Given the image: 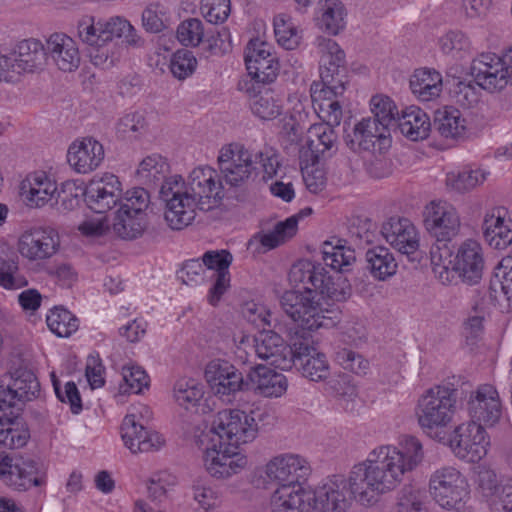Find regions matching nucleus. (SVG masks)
Instances as JSON below:
<instances>
[{
  "mask_svg": "<svg viewBox=\"0 0 512 512\" xmlns=\"http://www.w3.org/2000/svg\"><path fill=\"white\" fill-rule=\"evenodd\" d=\"M258 430L254 412L248 414L239 409L219 411L211 428V431L219 437L220 442L234 448L252 442L257 437Z\"/></svg>",
  "mask_w": 512,
  "mask_h": 512,
  "instance_id": "9",
  "label": "nucleus"
},
{
  "mask_svg": "<svg viewBox=\"0 0 512 512\" xmlns=\"http://www.w3.org/2000/svg\"><path fill=\"white\" fill-rule=\"evenodd\" d=\"M381 233L402 254H413L419 247L416 228L407 218H390L382 225Z\"/></svg>",
  "mask_w": 512,
  "mask_h": 512,
  "instance_id": "25",
  "label": "nucleus"
},
{
  "mask_svg": "<svg viewBox=\"0 0 512 512\" xmlns=\"http://www.w3.org/2000/svg\"><path fill=\"white\" fill-rule=\"evenodd\" d=\"M85 189V203L92 211L99 214L111 210L119 202L122 191L118 177L113 174L93 178Z\"/></svg>",
  "mask_w": 512,
  "mask_h": 512,
  "instance_id": "19",
  "label": "nucleus"
},
{
  "mask_svg": "<svg viewBox=\"0 0 512 512\" xmlns=\"http://www.w3.org/2000/svg\"><path fill=\"white\" fill-rule=\"evenodd\" d=\"M291 360V367L295 366L302 376L310 381H325L330 375L326 356L317 352L306 338L294 339V354Z\"/></svg>",
  "mask_w": 512,
  "mask_h": 512,
  "instance_id": "16",
  "label": "nucleus"
},
{
  "mask_svg": "<svg viewBox=\"0 0 512 512\" xmlns=\"http://www.w3.org/2000/svg\"><path fill=\"white\" fill-rule=\"evenodd\" d=\"M192 492L194 500L205 510L213 508L218 503V492L210 485L207 477H198L193 481Z\"/></svg>",
  "mask_w": 512,
  "mask_h": 512,
  "instance_id": "57",
  "label": "nucleus"
},
{
  "mask_svg": "<svg viewBox=\"0 0 512 512\" xmlns=\"http://www.w3.org/2000/svg\"><path fill=\"white\" fill-rule=\"evenodd\" d=\"M396 512H427L423 492L411 485L404 486L398 494Z\"/></svg>",
  "mask_w": 512,
  "mask_h": 512,
  "instance_id": "55",
  "label": "nucleus"
},
{
  "mask_svg": "<svg viewBox=\"0 0 512 512\" xmlns=\"http://www.w3.org/2000/svg\"><path fill=\"white\" fill-rule=\"evenodd\" d=\"M57 192V186L45 172L29 174L20 185V194L30 207H42Z\"/></svg>",
  "mask_w": 512,
  "mask_h": 512,
  "instance_id": "32",
  "label": "nucleus"
},
{
  "mask_svg": "<svg viewBox=\"0 0 512 512\" xmlns=\"http://www.w3.org/2000/svg\"><path fill=\"white\" fill-rule=\"evenodd\" d=\"M424 222L428 232L436 238L439 245L442 243L441 247L448 255L449 249L446 242L455 237L460 228V220L456 209L445 203L431 202L426 207Z\"/></svg>",
  "mask_w": 512,
  "mask_h": 512,
  "instance_id": "15",
  "label": "nucleus"
},
{
  "mask_svg": "<svg viewBox=\"0 0 512 512\" xmlns=\"http://www.w3.org/2000/svg\"><path fill=\"white\" fill-rule=\"evenodd\" d=\"M310 465L297 454H282L266 464L267 477L278 484L271 496L272 512H311V491L303 487Z\"/></svg>",
  "mask_w": 512,
  "mask_h": 512,
  "instance_id": "3",
  "label": "nucleus"
},
{
  "mask_svg": "<svg viewBox=\"0 0 512 512\" xmlns=\"http://www.w3.org/2000/svg\"><path fill=\"white\" fill-rule=\"evenodd\" d=\"M504 207L492 208L486 213L482 225L483 235L495 249H505L512 243V221L506 219Z\"/></svg>",
  "mask_w": 512,
  "mask_h": 512,
  "instance_id": "30",
  "label": "nucleus"
},
{
  "mask_svg": "<svg viewBox=\"0 0 512 512\" xmlns=\"http://www.w3.org/2000/svg\"><path fill=\"white\" fill-rule=\"evenodd\" d=\"M490 290L497 301L506 302V311H512V256H506L497 264L490 280Z\"/></svg>",
  "mask_w": 512,
  "mask_h": 512,
  "instance_id": "40",
  "label": "nucleus"
},
{
  "mask_svg": "<svg viewBox=\"0 0 512 512\" xmlns=\"http://www.w3.org/2000/svg\"><path fill=\"white\" fill-rule=\"evenodd\" d=\"M279 303L285 314L303 330L332 328L338 323L337 312L322 308L316 291L310 288L287 290Z\"/></svg>",
  "mask_w": 512,
  "mask_h": 512,
  "instance_id": "5",
  "label": "nucleus"
},
{
  "mask_svg": "<svg viewBox=\"0 0 512 512\" xmlns=\"http://www.w3.org/2000/svg\"><path fill=\"white\" fill-rule=\"evenodd\" d=\"M46 321L50 330L59 337H69L78 329V319L64 308L52 309Z\"/></svg>",
  "mask_w": 512,
  "mask_h": 512,
  "instance_id": "49",
  "label": "nucleus"
},
{
  "mask_svg": "<svg viewBox=\"0 0 512 512\" xmlns=\"http://www.w3.org/2000/svg\"><path fill=\"white\" fill-rule=\"evenodd\" d=\"M335 127L325 124H314L309 129L308 147L300 151L302 162L315 164L319 161L320 155L326 152L336 151L338 146V135Z\"/></svg>",
  "mask_w": 512,
  "mask_h": 512,
  "instance_id": "29",
  "label": "nucleus"
},
{
  "mask_svg": "<svg viewBox=\"0 0 512 512\" xmlns=\"http://www.w3.org/2000/svg\"><path fill=\"white\" fill-rule=\"evenodd\" d=\"M452 269L458 274L463 282L477 284L483 275L484 256L481 245L472 239L465 240L458 248Z\"/></svg>",
  "mask_w": 512,
  "mask_h": 512,
  "instance_id": "21",
  "label": "nucleus"
},
{
  "mask_svg": "<svg viewBox=\"0 0 512 512\" xmlns=\"http://www.w3.org/2000/svg\"><path fill=\"white\" fill-rule=\"evenodd\" d=\"M373 121L377 122L388 131L395 130L399 113L394 102L389 97L374 96L371 99Z\"/></svg>",
  "mask_w": 512,
  "mask_h": 512,
  "instance_id": "48",
  "label": "nucleus"
},
{
  "mask_svg": "<svg viewBox=\"0 0 512 512\" xmlns=\"http://www.w3.org/2000/svg\"><path fill=\"white\" fill-rule=\"evenodd\" d=\"M204 28L200 19L189 18L181 22L176 31L177 40L184 46H197L203 39Z\"/></svg>",
  "mask_w": 512,
  "mask_h": 512,
  "instance_id": "56",
  "label": "nucleus"
},
{
  "mask_svg": "<svg viewBox=\"0 0 512 512\" xmlns=\"http://www.w3.org/2000/svg\"><path fill=\"white\" fill-rule=\"evenodd\" d=\"M314 45L320 54L319 89L344 93L347 84L346 55L336 41L323 36L316 37Z\"/></svg>",
  "mask_w": 512,
  "mask_h": 512,
  "instance_id": "10",
  "label": "nucleus"
},
{
  "mask_svg": "<svg viewBox=\"0 0 512 512\" xmlns=\"http://www.w3.org/2000/svg\"><path fill=\"white\" fill-rule=\"evenodd\" d=\"M86 198V189L76 181H66L62 184L58 192V211L67 213L76 209L80 204V199Z\"/></svg>",
  "mask_w": 512,
  "mask_h": 512,
  "instance_id": "52",
  "label": "nucleus"
},
{
  "mask_svg": "<svg viewBox=\"0 0 512 512\" xmlns=\"http://www.w3.org/2000/svg\"><path fill=\"white\" fill-rule=\"evenodd\" d=\"M204 462L207 472L215 478L224 479L239 473L247 464L238 448L219 443V448L206 449Z\"/></svg>",
  "mask_w": 512,
  "mask_h": 512,
  "instance_id": "20",
  "label": "nucleus"
},
{
  "mask_svg": "<svg viewBox=\"0 0 512 512\" xmlns=\"http://www.w3.org/2000/svg\"><path fill=\"white\" fill-rule=\"evenodd\" d=\"M142 26L148 33H160L169 27V19L158 5H149L141 15Z\"/></svg>",
  "mask_w": 512,
  "mask_h": 512,
  "instance_id": "61",
  "label": "nucleus"
},
{
  "mask_svg": "<svg viewBox=\"0 0 512 512\" xmlns=\"http://www.w3.org/2000/svg\"><path fill=\"white\" fill-rule=\"evenodd\" d=\"M40 383L34 372L28 368V361L20 353H12L9 370L0 380V399L4 408L22 413L26 402L38 398Z\"/></svg>",
  "mask_w": 512,
  "mask_h": 512,
  "instance_id": "6",
  "label": "nucleus"
},
{
  "mask_svg": "<svg viewBox=\"0 0 512 512\" xmlns=\"http://www.w3.org/2000/svg\"><path fill=\"white\" fill-rule=\"evenodd\" d=\"M297 232V217L291 216L285 221L278 222L274 229L268 233H257L249 241V246L256 245V252L264 253L274 249L292 238Z\"/></svg>",
  "mask_w": 512,
  "mask_h": 512,
  "instance_id": "38",
  "label": "nucleus"
},
{
  "mask_svg": "<svg viewBox=\"0 0 512 512\" xmlns=\"http://www.w3.org/2000/svg\"><path fill=\"white\" fill-rule=\"evenodd\" d=\"M121 430L124 444L133 454L158 451L165 444L159 433L147 431L137 423L134 414L125 416Z\"/></svg>",
  "mask_w": 512,
  "mask_h": 512,
  "instance_id": "24",
  "label": "nucleus"
},
{
  "mask_svg": "<svg viewBox=\"0 0 512 512\" xmlns=\"http://www.w3.org/2000/svg\"><path fill=\"white\" fill-rule=\"evenodd\" d=\"M255 351L259 358L281 370L291 368V359L294 354V340L287 345L283 338L273 331H263L255 339Z\"/></svg>",
  "mask_w": 512,
  "mask_h": 512,
  "instance_id": "23",
  "label": "nucleus"
},
{
  "mask_svg": "<svg viewBox=\"0 0 512 512\" xmlns=\"http://www.w3.org/2000/svg\"><path fill=\"white\" fill-rule=\"evenodd\" d=\"M169 165L166 160L159 154H153L144 158L136 171L137 177L144 183L156 184L163 180L162 184L167 180L166 174Z\"/></svg>",
  "mask_w": 512,
  "mask_h": 512,
  "instance_id": "47",
  "label": "nucleus"
},
{
  "mask_svg": "<svg viewBox=\"0 0 512 512\" xmlns=\"http://www.w3.org/2000/svg\"><path fill=\"white\" fill-rule=\"evenodd\" d=\"M45 483V473L39 464L30 458H15L6 476V484L18 491H26L33 486Z\"/></svg>",
  "mask_w": 512,
  "mask_h": 512,
  "instance_id": "31",
  "label": "nucleus"
},
{
  "mask_svg": "<svg viewBox=\"0 0 512 512\" xmlns=\"http://www.w3.org/2000/svg\"><path fill=\"white\" fill-rule=\"evenodd\" d=\"M430 493L442 507H454L468 494L466 478L454 467L437 469L430 477Z\"/></svg>",
  "mask_w": 512,
  "mask_h": 512,
  "instance_id": "12",
  "label": "nucleus"
},
{
  "mask_svg": "<svg viewBox=\"0 0 512 512\" xmlns=\"http://www.w3.org/2000/svg\"><path fill=\"white\" fill-rule=\"evenodd\" d=\"M467 410L472 422L495 426L502 417V404L498 391L491 385H481L471 392Z\"/></svg>",
  "mask_w": 512,
  "mask_h": 512,
  "instance_id": "17",
  "label": "nucleus"
},
{
  "mask_svg": "<svg viewBox=\"0 0 512 512\" xmlns=\"http://www.w3.org/2000/svg\"><path fill=\"white\" fill-rule=\"evenodd\" d=\"M210 167L195 168L185 182L173 176L161 184L159 195L165 203V220L173 230H181L192 223L196 210L209 211L218 207L224 197L223 183Z\"/></svg>",
  "mask_w": 512,
  "mask_h": 512,
  "instance_id": "2",
  "label": "nucleus"
},
{
  "mask_svg": "<svg viewBox=\"0 0 512 512\" xmlns=\"http://www.w3.org/2000/svg\"><path fill=\"white\" fill-rule=\"evenodd\" d=\"M431 123L427 114L419 107L411 106L404 109L400 116L395 130L412 141L422 140L428 137Z\"/></svg>",
  "mask_w": 512,
  "mask_h": 512,
  "instance_id": "37",
  "label": "nucleus"
},
{
  "mask_svg": "<svg viewBox=\"0 0 512 512\" xmlns=\"http://www.w3.org/2000/svg\"><path fill=\"white\" fill-rule=\"evenodd\" d=\"M203 396V387L194 379H180L174 385L176 402L185 408L195 405Z\"/></svg>",
  "mask_w": 512,
  "mask_h": 512,
  "instance_id": "54",
  "label": "nucleus"
},
{
  "mask_svg": "<svg viewBox=\"0 0 512 512\" xmlns=\"http://www.w3.org/2000/svg\"><path fill=\"white\" fill-rule=\"evenodd\" d=\"M489 445V437L479 422L459 425L450 439V447L455 455L468 462L481 460L487 454Z\"/></svg>",
  "mask_w": 512,
  "mask_h": 512,
  "instance_id": "11",
  "label": "nucleus"
},
{
  "mask_svg": "<svg viewBox=\"0 0 512 512\" xmlns=\"http://www.w3.org/2000/svg\"><path fill=\"white\" fill-rule=\"evenodd\" d=\"M454 386V383L437 385L420 396L415 415L421 428L445 427L452 420L459 396V389Z\"/></svg>",
  "mask_w": 512,
  "mask_h": 512,
  "instance_id": "7",
  "label": "nucleus"
},
{
  "mask_svg": "<svg viewBox=\"0 0 512 512\" xmlns=\"http://www.w3.org/2000/svg\"><path fill=\"white\" fill-rule=\"evenodd\" d=\"M120 208L122 210L137 213L138 215L147 214L146 210L150 204V195L144 188L137 187L126 192L123 199L120 198Z\"/></svg>",
  "mask_w": 512,
  "mask_h": 512,
  "instance_id": "58",
  "label": "nucleus"
},
{
  "mask_svg": "<svg viewBox=\"0 0 512 512\" xmlns=\"http://www.w3.org/2000/svg\"><path fill=\"white\" fill-rule=\"evenodd\" d=\"M232 260L233 256L228 250L207 251L202 256L204 267L209 270H215V282L208 296L211 305H216L230 286V273L228 268Z\"/></svg>",
  "mask_w": 512,
  "mask_h": 512,
  "instance_id": "26",
  "label": "nucleus"
},
{
  "mask_svg": "<svg viewBox=\"0 0 512 512\" xmlns=\"http://www.w3.org/2000/svg\"><path fill=\"white\" fill-rule=\"evenodd\" d=\"M470 75L488 93H498L512 86V47L502 55L481 53L472 60Z\"/></svg>",
  "mask_w": 512,
  "mask_h": 512,
  "instance_id": "8",
  "label": "nucleus"
},
{
  "mask_svg": "<svg viewBox=\"0 0 512 512\" xmlns=\"http://www.w3.org/2000/svg\"><path fill=\"white\" fill-rule=\"evenodd\" d=\"M19 252L29 260L52 257L59 248V235L50 228L27 231L19 239Z\"/></svg>",
  "mask_w": 512,
  "mask_h": 512,
  "instance_id": "22",
  "label": "nucleus"
},
{
  "mask_svg": "<svg viewBox=\"0 0 512 512\" xmlns=\"http://www.w3.org/2000/svg\"><path fill=\"white\" fill-rule=\"evenodd\" d=\"M248 391L254 390L264 397H279L287 389L286 377L266 366H257L248 372Z\"/></svg>",
  "mask_w": 512,
  "mask_h": 512,
  "instance_id": "34",
  "label": "nucleus"
},
{
  "mask_svg": "<svg viewBox=\"0 0 512 512\" xmlns=\"http://www.w3.org/2000/svg\"><path fill=\"white\" fill-rule=\"evenodd\" d=\"M52 383L57 395V398L70 406L73 414H79L82 410V400L76 384L69 381L65 384L64 390L60 388V381L56 378L55 374H51Z\"/></svg>",
  "mask_w": 512,
  "mask_h": 512,
  "instance_id": "59",
  "label": "nucleus"
},
{
  "mask_svg": "<svg viewBox=\"0 0 512 512\" xmlns=\"http://www.w3.org/2000/svg\"><path fill=\"white\" fill-rule=\"evenodd\" d=\"M491 494V505L496 512H512V479L499 484Z\"/></svg>",
  "mask_w": 512,
  "mask_h": 512,
  "instance_id": "64",
  "label": "nucleus"
},
{
  "mask_svg": "<svg viewBox=\"0 0 512 512\" xmlns=\"http://www.w3.org/2000/svg\"><path fill=\"white\" fill-rule=\"evenodd\" d=\"M323 280L324 283L317 290V296L322 295L337 302L345 301L350 297L351 286L342 276L334 279L325 271Z\"/></svg>",
  "mask_w": 512,
  "mask_h": 512,
  "instance_id": "53",
  "label": "nucleus"
},
{
  "mask_svg": "<svg viewBox=\"0 0 512 512\" xmlns=\"http://www.w3.org/2000/svg\"><path fill=\"white\" fill-rule=\"evenodd\" d=\"M196 65L197 60L193 53L189 50L181 49L174 53L170 63V70L176 78L183 80L194 72Z\"/></svg>",
  "mask_w": 512,
  "mask_h": 512,
  "instance_id": "60",
  "label": "nucleus"
},
{
  "mask_svg": "<svg viewBox=\"0 0 512 512\" xmlns=\"http://www.w3.org/2000/svg\"><path fill=\"white\" fill-rule=\"evenodd\" d=\"M367 269L378 280H385L394 275L397 263L389 249L377 246L366 252Z\"/></svg>",
  "mask_w": 512,
  "mask_h": 512,
  "instance_id": "46",
  "label": "nucleus"
},
{
  "mask_svg": "<svg viewBox=\"0 0 512 512\" xmlns=\"http://www.w3.org/2000/svg\"><path fill=\"white\" fill-rule=\"evenodd\" d=\"M149 220L147 214L137 213L118 209L116 212L113 230L122 239H136L148 228Z\"/></svg>",
  "mask_w": 512,
  "mask_h": 512,
  "instance_id": "44",
  "label": "nucleus"
},
{
  "mask_svg": "<svg viewBox=\"0 0 512 512\" xmlns=\"http://www.w3.org/2000/svg\"><path fill=\"white\" fill-rule=\"evenodd\" d=\"M29 438L30 432L21 413L7 409L0 414V445L19 449L26 445Z\"/></svg>",
  "mask_w": 512,
  "mask_h": 512,
  "instance_id": "33",
  "label": "nucleus"
},
{
  "mask_svg": "<svg viewBox=\"0 0 512 512\" xmlns=\"http://www.w3.org/2000/svg\"><path fill=\"white\" fill-rule=\"evenodd\" d=\"M274 34L279 45L287 50L298 47L301 36L290 18L278 15L274 19Z\"/></svg>",
  "mask_w": 512,
  "mask_h": 512,
  "instance_id": "51",
  "label": "nucleus"
},
{
  "mask_svg": "<svg viewBox=\"0 0 512 512\" xmlns=\"http://www.w3.org/2000/svg\"><path fill=\"white\" fill-rule=\"evenodd\" d=\"M410 88L420 100L430 101L442 91V76L434 69H417L410 78Z\"/></svg>",
  "mask_w": 512,
  "mask_h": 512,
  "instance_id": "42",
  "label": "nucleus"
},
{
  "mask_svg": "<svg viewBox=\"0 0 512 512\" xmlns=\"http://www.w3.org/2000/svg\"><path fill=\"white\" fill-rule=\"evenodd\" d=\"M218 166L225 184L231 187H240L261 169L263 178H272L280 166L277 151L264 146L259 151H249L242 145H229L223 147L218 156Z\"/></svg>",
  "mask_w": 512,
  "mask_h": 512,
  "instance_id": "4",
  "label": "nucleus"
},
{
  "mask_svg": "<svg viewBox=\"0 0 512 512\" xmlns=\"http://www.w3.org/2000/svg\"><path fill=\"white\" fill-rule=\"evenodd\" d=\"M326 269L320 264L310 260H300L292 265L289 271V282L295 287L302 285L301 290L310 288L317 292L324 283L323 277Z\"/></svg>",
  "mask_w": 512,
  "mask_h": 512,
  "instance_id": "39",
  "label": "nucleus"
},
{
  "mask_svg": "<svg viewBox=\"0 0 512 512\" xmlns=\"http://www.w3.org/2000/svg\"><path fill=\"white\" fill-rule=\"evenodd\" d=\"M345 8L340 0H320L318 16L316 18L318 27L324 32L337 35L345 26Z\"/></svg>",
  "mask_w": 512,
  "mask_h": 512,
  "instance_id": "43",
  "label": "nucleus"
},
{
  "mask_svg": "<svg viewBox=\"0 0 512 512\" xmlns=\"http://www.w3.org/2000/svg\"><path fill=\"white\" fill-rule=\"evenodd\" d=\"M7 55L14 82L25 73L43 70L47 63L46 44L35 38L18 42Z\"/></svg>",
  "mask_w": 512,
  "mask_h": 512,
  "instance_id": "14",
  "label": "nucleus"
},
{
  "mask_svg": "<svg viewBox=\"0 0 512 512\" xmlns=\"http://www.w3.org/2000/svg\"><path fill=\"white\" fill-rule=\"evenodd\" d=\"M320 84H312L310 88L313 108L321 124L337 127L342 120V106L335 98L343 93H336L333 90L319 89Z\"/></svg>",
  "mask_w": 512,
  "mask_h": 512,
  "instance_id": "35",
  "label": "nucleus"
},
{
  "mask_svg": "<svg viewBox=\"0 0 512 512\" xmlns=\"http://www.w3.org/2000/svg\"><path fill=\"white\" fill-rule=\"evenodd\" d=\"M47 60L51 59L61 71L72 72L80 65V54L75 41L62 33H54L46 40Z\"/></svg>",
  "mask_w": 512,
  "mask_h": 512,
  "instance_id": "27",
  "label": "nucleus"
},
{
  "mask_svg": "<svg viewBox=\"0 0 512 512\" xmlns=\"http://www.w3.org/2000/svg\"><path fill=\"white\" fill-rule=\"evenodd\" d=\"M201 13L213 24L223 23L230 15V0H202Z\"/></svg>",
  "mask_w": 512,
  "mask_h": 512,
  "instance_id": "62",
  "label": "nucleus"
},
{
  "mask_svg": "<svg viewBox=\"0 0 512 512\" xmlns=\"http://www.w3.org/2000/svg\"><path fill=\"white\" fill-rule=\"evenodd\" d=\"M254 83L247 87L249 93L253 92L250 107L252 112L263 120H272L278 117L282 112L280 99L274 96L272 90L264 88L256 91Z\"/></svg>",
  "mask_w": 512,
  "mask_h": 512,
  "instance_id": "45",
  "label": "nucleus"
},
{
  "mask_svg": "<svg viewBox=\"0 0 512 512\" xmlns=\"http://www.w3.org/2000/svg\"><path fill=\"white\" fill-rule=\"evenodd\" d=\"M205 378L216 394L230 395L248 391V373L243 372L227 361L213 360L205 369Z\"/></svg>",
  "mask_w": 512,
  "mask_h": 512,
  "instance_id": "18",
  "label": "nucleus"
},
{
  "mask_svg": "<svg viewBox=\"0 0 512 512\" xmlns=\"http://www.w3.org/2000/svg\"><path fill=\"white\" fill-rule=\"evenodd\" d=\"M123 381L124 384L120 385L122 393H135L138 394L144 387L148 386L149 377L146 372L140 367H124L123 368Z\"/></svg>",
  "mask_w": 512,
  "mask_h": 512,
  "instance_id": "63",
  "label": "nucleus"
},
{
  "mask_svg": "<svg viewBox=\"0 0 512 512\" xmlns=\"http://www.w3.org/2000/svg\"><path fill=\"white\" fill-rule=\"evenodd\" d=\"M423 458V446L414 436H405L398 446L376 448L364 462L353 466L348 478L333 476L311 491V511L346 512L353 500L371 505L379 495L397 487Z\"/></svg>",
  "mask_w": 512,
  "mask_h": 512,
  "instance_id": "1",
  "label": "nucleus"
},
{
  "mask_svg": "<svg viewBox=\"0 0 512 512\" xmlns=\"http://www.w3.org/2000/svg\"><path fill=\"white\" fill-rule=\"evenodd\" d=\"M270 45L258 38L251 39L245 50V63L251 83L269 84L278 75L279 63L270 51Z\"/></svg>",
  "mask_w": 512,
  "mask_h": 512,
  "instance_id": "13",
  "label": "nucleus"
},
{
  "mask_svg": "<svg viewBox=\"0 0 512 512\" xmlns=\"http://www.w3.org/2000/svg\"><path fill=\"white\" fill-rule=\"evenodd\" d=\"M69 164L78 173H89L95 170L104 159V148L97 140L87 137L73 142L67 154Z\"/></svg>",
  "mask_w": 512,
  "mask_h": 512,
  "instance_id": "28",
  "label": "nucleus"
},
{
  "mask_svg": "<svg viewBox=\"0 0 512 512\" xmlns=\"http://www.w3.org/2000/svg\"><path fill=\"white\" fill-rule=\"evenodd\" d=\"M485 174L480 170L450 172L446 176V185L458 193L470 191L485 181Z\"/></svg>",
  "mask_w": 512,
  "mask_h": 512,
  "instance_id": "50",
  "label": "nucleus"
},
{
  "mask_svg": "<svg viewBox=\"0 0 512 512\" xmlns=\"http://www.w3.org/2000/svg\"><path fill=\"white\" fill-rule=\"evenodd\" d=\"M434 128L447 139L462 140L467 133L466 120L461 112L455 108L437 110L434 116Z\"/></svg>",
  "mask_w": 512,
  "mask_h": 512,
  "instance_id": "41",
  "label": "nucleus"
},
{
  "mask_svg": "<svg viewBox=\"0 0 512 512\" xmlns=\"http://www.w3.org/2000/svg\"><path fill=\"white\" fill-rule=\"evenodd\" d=\"M389 131L373 121L371 118H364L357 123L352 134L345 138L347 146L356 153L375 150V141L385 139Z\"/></svg>",
  "mask_w": 512,
  "mask_h": 512,
  "instance_id": "36",
  "label": "nucleus"
}]
</instances>
